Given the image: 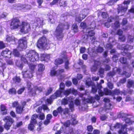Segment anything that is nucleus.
Segmentation results:
<instances>
[{
  "label": "nucleus",
  "mask_w": 134,
  "mask_h": 134,
  "mask_svg": "<svg viewBox=\"0 0 134 134\" xmlns=\"http://www.w3.org/2000/svg\"><path fill=\"white\" fill-rule=\"evenodd\" d=\"M24 56H23L21 59L22 61L25 63H28V60L32 62H35L38 60L39 57L38 53L34 51H30Z\"/></svg>",
  "instance_id": "1"
},
{
  "label": "nucleus",
  "mask_w": 134,
  "mask_h": 134,
  "mask_svg": "<svg viewBox=\"0 0 134 134\" xmlns=\"http://www.w3.org/2000/svg\"><path fill=\"white\" fill-rule=\"evenodd\" d=\"M70 26L69 24L67 23L64 24L61 23L59 24L57 28L55 33V34L58 39L62 40L64 36L63 33V29H69Z\"/></svg>",
  "instance_id": "2"
},
{
  "label": "nucleus",
  "mask_w": 134,
  "mask_h": 134,
  "mask_svg": "<svg viewBox=\"0 0 134 134\" xmlns=\"http://www.w3.org/2000/svg\"><path fill=\"white\" fill-rule=\"evenodd\" d=\"M49 41L44 37L40 38L37 42V46L41 49H48L49 47Z\"/></svg>",
  "instance_id": "3"
},
{
  "label": "nucleus",
  "mask_w": 134,
  "mask_h": 134,
  "mask_svg": "<svg viewBox=\"0 0 134 134\" xmlns=\"http://www.w3.org/2000/svg\"><path fill=\"white\" fill-rule=\"evenodd\" d=\"M130 2V0L125 1L123 4L119 5L118 8V12L119 14L120 13V16L124 14L127 9V5Z\"/></svg>",
  "instance_id": "4"
},
{
  "label": "nucleus",
  "mask_w": 134,
  "mask_h": 134,
  "mask_svg": "<svg viewBox=\"0 0 134 134\" xmlns=\"http://www.w3.org/2000/svg\"><path fill=\"white\" fill-rule=\"evenodd\" d=\"M93 30L87 28V29H85L83 30V32L86 33L85 35L82 36L84 42H87V39L89 37H92L94 36L95 33Z\"/></svg>",
  "instance_id": "5"
},
{
  "label": "nucleus",
  "mask_w": 134,
  "mask_h": 134,
  "mask_svg": "<svg viewBox=\"0 0 134 134\" xmlns=\"http://www.w3.org/2000/svg\"><path fill=\"white\" fill-rule=\"evenodd\" d=\"M3 120L6 122L4 125V128L7 130H9L12 124L14 122V120L10 116H9L4 117Z\"/></svg>",
  "instance_id": "6"
},
{
  "label": "nucleus",
  "mask_w": 134,
  "mask_h": 134,
  "mask_svg": "<svg viewBox=\"0 0 134 134\" xmlns=\"http://www.w3.org/2000/svg\"><path fill=\"white\" fill-rule=\"evenodd\" d=\"M72 99L73 98L72 97H66V98L65 97L62 100V104L65 105L67 104L68 102H69L70 103L69 105V108L71 110H72L74 107V104Z\"/></svg>",
  "instance_id": "7"
},
{
  "label": "nucleus",
  "mask_w": 134,
  "mask_h": 134,
  "mask_svg": "<svg viewBox=\"0 0 134 134\" xmlns=\"http://www.w3.org/2000/svg\"><path fill=\"white\" fill-rule=\"evenodd\" d=\"M88 12V10L86 9L83 10L81 14L76 16L75 18L76 20L79 23L87 16Z\"/></svg>",
  "instance_id": "8"
},
{
  "label": "nucleus",
  "mask_w": 134,
  "mask_h": 134,
  "mask_svg": "<svg viewBox=\"0 0 134 134\" xmlns=\"http://www.w3.org/2000/svg\"><path fill=\"white\" fill-rule=\"evenodd\" d=\"M20 27L21 31L25 33L27 32L29 30L30 26L28 23L23 22L21 24Z\"/></svg>",
  "instance_id": "9"
},
{
  "label": "nucleus",
  "mask_w": 134,
  "mask_h": 134,
  "mask_svg": "<svg viewBox=\"0 0 134 134\" xmlns=\"http://www.w3.org/2000/svg\"><path fill=\"white\" fill-rule=\"evenodd\" d=\"M62 92V90L57 91L55 93L51 96L49 98L47 99V102L48 104H51L53 99L56 98L58 97L61 96V93Z\"/></svg>",
  "instance_id": "10"
},
{
  "label": "nucleus",
  "mask_w": 134,
  "mask_h": 134,
  "mask_svg": "<svg viewBox=\"0 0 134 134\" xmlns=\"http://www.w3.org/2000/svg\"><path fill=\"white\" fill-rule=\"evenodd\" d=\"M19 46L17 49L21 51L23 49H25L27 47V42L25 38L20 39L18 41Z\"/></svg>",
  "instance_id": "11"
},
{
  "label": "nucleus",
  "mask_w": 134,
  "mask_h": 134,
  "mask_svg": "<svg viewBox=\"0 0 134 134\" xmlns=\"http://www.w3.org/2000/svg\"><path fill=\"white\" fill-rule=\"evenodd\" d=\"M21 24L19 20L15 18L12 19L11 22L10 27L12 29L17 28L19 26L20 27Z\"/></svg>",
  "instance_id": "12"
},
{
  "label": "nucleus",
  "mask_w": 134,
  "mask_h": 134,
  "mask_svg": "<svg viewBox=\"0 0 134 134\" xmlns=\"http://www.w3.org/2000/svg\"><path fill=\"white\" fill-rule=\"evenodd\" d=\"M118 116L120 118L122 117L126 123L131 124L130 117L128 114L123 113H120L118 115Z\"/></svg>",
  "instance_id": "13"
},
{
  "label": "nucleus",
  "mask_w": 134,
  "mask_h": 134,
  "mask_svg": "<svg viewBox=\"0 0 134 134\" xmlns=\"http://www.w3.org/2000/svg\"><path fill=\"white\" fill-rule=\"evenodd\" d=\"M23 77L24 78H30L32 77V71L30 69H24L22 71Z\"/></svg>",
  "instance_id": "14"
},
{
  "label": "nucleus",
  "mask_w": 134,
  "mask_h": 134,
  "mask_svg": "<svg viewBox=\"0 0 134 134\" xmlns=\"http://www.w3.org/2000/svg\"><path fill=\"white\" fill-rule=\"evenodd\" d=\"M118 18V16H115L114 17L111 16L108 18V22H111L115 21L114 25L115 28H117L119 27L120 25L119 22L117 21Z\"/></svg>",
  "instance_id": "15"
},
{
  "label": "nucleus",
  "mask_w": 134,
  "mask_h": 134,
  "mask_svg": "<svg viewBox=\"0 0 134 134\" xmlns=\"http://www.w3.org/2000/svg\"><path fill=\"white\" fill-rule=\"evenodd\" d=\"M121 49L124 50L125 52H122V54L124 56L127 54V50H130L133 48V47L131 46H129V45H123L122 46Z\"/></svg>",
  "instance_id": "16"
},
{
  "label": "nucleus",
  "mask_w": 134,
  "mask_h": 134,
  "mask_svg": "<svg viewBox=\"0 0 134 134\" xmlns=\"http://www.w3.org/2000/svg\"><path fill=\"white\" fill-rule=\"evenodd\" d=\"M121 70L117 68H115L113 69L112 71H110L108 74V75L109 76H113L116 73L119 74H120Z\"/></svg>",
  "instance_id": "17"
},
{
  "label": "nucleus",
  "mask_w": 134,
  "mask_h": 134,
  "mask_svg": "<svg viewBox=\"0 0 134 134\" xmlns=\"http://www.w3.org/2000/svg\"><path fill=\"white\" fill-rule=\"evenodd\" d=\"M15 7H17L18 9L21 10V9L25 8L27 9H30L31 8V7L30 5H21L20 4H15L13 5Z\"/></svg>",
  "instance_id": "18"
},
{
  "label": "nucleus",
  "mask_w": 134,
  "mask_h": 134,
  "mask_svg": "<svg viewBox=\"0 0 134 134\" xmlns=\"http://www.w3.org/2000/svg\"><path fill=\"white\" fill-rule=\"evenodd\" d=\"M11 52L7 49L3 50L1 53V55L4 57L10 58L11 57Z\"/></svg>",
  "instance_id": "19"
},
{
  "label": "nucleus",
  "mask_w": 134,
  "mask_h": 134,
  "mask_svg": "<svg viewBox=\"0 0 134 134\" xmlns=\"http://www.w3.org/2000/svg\"><path fill=\"white\" fill-rule=\"evenodd\" d=\"M85 94H82L81 95V97H82V100L88 103H92L94 102V98L92 97L88 96V98H86L85 97H84L83 96Z\"/></svg>",
  "instance_id": "20"
},
{
  "label": "nucleus",
  "mask_w": 134,
  "mask_h": 134,
  "mask_svg": "<svg viewBox=\"0 0 134 134\" xmlns=\"http://www.w3.org/2000/svg\"><path fill=\"white\" fill-rule=\"evenodd\" d=\"M64 71V69L58 70L57 71H55L54 70H52L51 72V75L52 76L54 75L58 76Z\"/></svg>",
  "instance_id": "21"
},
{
  "label": "nucleus",
  "mask_w": 134,
  "mask_h": 134,
  "mask_svg": "<svg viewBox=\"0 0 134 134\" xmlns=\"http://www.w3.org/2000/svg\"><path fill=\"white\" fill-rule=\"evenodd\" d=\"M124 125H122V124H121L120 123H117L114 125H111L110 127V129L111 130H113L115 129H118L121 127V129L122 126Z\"/></svg>",
  "instance_id": "22"
},
{
  "label": "nucleus",
  "mask_w": 134,
  "mask_h": 134,
  "mask_svg": "<svg viewBox=\"0 0 134 134\" xmlns=\"http://www.w3.org/2000/svg\"><path fill=\"white\" fill-rule=\"evenodd\" d=\"M100 62L95 61H94L93 65L91 68V70L92 71H95L97 70L98 66L100 64Z\"/></svg>",
  "instance_id": "23"
},
{
  "label": "nucleus",
  "mask_w": 134,
  "mask_h": 134,
  "mask_svg": "<svg viewBox=\"0 0 134 134\" xmlns=\"http://www.w3.org/2000/svg\"><path fill=\"white\" fill-rule=\"evenodd\" d=\"M0 109L1 110V113L3 115H5L7 114V109L4 105H1V106Z\"/></svg>",
  "instance_id": "24"
},
{
  "label": "nucleus",
  "mask_w": 134,
  "mask_h": 134,
  "mask_svg": "<svg viewBox=\"0 0 134 134\" xmlns=\"http://www.w3.org/2000/svg\"><path fill=\"white\" fill-rule=\"evenodd\" d=\"M27 87L28 88L29 91L30 92V93L32 94V95H34L36 93L35 91H34V92H33V89H32V84L30 82H28L27 84Z\"/></svg>",
  "instance_id": "25"
},
{
  "label": "nucleus",
  "mask_w": 134,
  "mask_h": 134,
  "mask_svg": "<svg viewBox=\"0 0 134 134\" xmlns=\"http://www.w3.org/2000/svg\"><path fill=\"white\" fill-rule=\"evenodd\" d=\"M120 60L121 63H122L125 64V67H124V69H126V68H129V65L127 63L126 59L125 58L122 57L120 59Z\"/></svg>",
  "instance_id": "26"
},
{
  "label": "nucleus",
  "mask_w": 134,
  "mask_h": 134,
  "mask_svg": "<svg viewBox=\"0 0 134 134\" xmlns=\"http://www.w3.org/2000/svg\"><path fill=\"white\" fill-rule=\"evenodd\" d=\"M126 127V125L124 124V125L122 126V128L118 131L119 133L122 134H128L127 133Z\"/></svg>",
  "instance_id": "27"
},
{
  "label": "nucleus",
  "mask_w": 134,
  "mask_h": 134,
  "mask_svg": "<svg viewBox=\"0 0 134 134\" xmlns=\"http://www.w3.org/2000/svg\"><path fill=\"white\" fill-rule=\"evenodd\" d=\"M6 40L8 42H10L11 41H15V37L9 35L6 36Z\"/></svg>",
  "instance_id": "28"
},
{
  "label": "nucleus",
  "mask_w": 134,
  "mask_h": 134,
  "mask_svg": "<svg viewBox=\"0 0 134 134\" xmlns=\"http://www.w3.org/2000/svg\"><path fill=\"white\" fill-rule=\"evenodd\" d=\"M96 27V24L95 22L93 21L90 25H88L87 26V29L94 30Z\"/></svg>",
  "instance_id": "29"
},
{
  "label": "nucleus",
  "mask_w": 134,
  "mask_h": 134,
  "mask_svg": "<svg viewBox=\"0 0 134 134\" xmlns=\"http://www.w3.org/2000/svg\"><path fill=\"white\" fill-rule=\"evenodd\" d=\"M97 87V88L99 90L98 91L99 95L101 96H103L104 94V93L100 90L102 87L101 84L100 83H98Z\"/></svg>",
  "instance_id": "30"
},
{
  "label": "nucleus",
  "mask_w": 134,
  "mask_h": 134,
  "mask_svg": "<svg viewBox=\"0 0 134 134\" xmlns=\"http://www.w3.org/2000/svg\"><path fill=\"white\" fill-rule=\"evenodd\" d=\"M38 71L39 72L43 71L45 69V66L42 64H40L38 65Z\"/></svg>",
  "instance_id": "31"
},
{
  "label": "nucleus",
  "mask_w": 134,
  "mask_h": 134,
  "mask_svg": "<svg viewBox=\"0 0 134 134\" xmlns=\"http://www.w3.org/2000/svg\"><path fill=\"white\" fill-rule=\"evenodd\" d=\"M63 62V60L62 59L58 58L55 60L54 63L56 65H58L62 64Z\"/></svg>",
  "instance_id": "32"
},
{
  "label": "nucleus",
  "mask_w": 134,
  "mask_h": 134,
  "mask_svg": "<svg viewBox=\"0 0 134 134\" xmlns=\"http://www.w3.org/2000/svg\"><path fill=\"white\" fill-rule=\"evenodd\" d=\"M86 85L88 87L90 86L93 85V82L91 79L90 78L87 79L86 81Z\"/></svg>",
  "instance_id": "33"
},
{
  "label": "nucleus",
  "mask_w": 134,
  "mask_h": 134,
  "mask_svg": "<svg viewBox=\"0 0 134 134\" xmlns=\"http://www.w3.org/2000/svg\"><path fill=\"white\" fill-rule=\"evenodd\" d=\"M24 107L20 106H18L16 108V111L19 114L21 113L23 110Z\"/></svg>",
  "instance_id": "34"
},
{
  "label": "nucleus",
  "mask_w": 134,
  "mask_h": 134,
  "mask_svg": "<svg viewBox=\"0 0 134 134\" xmlns=\"http://www.w3.org/2000/svg\"><path fill=\"white\" fill-rule=\"evenodd\" d=\"M38 117V116L37 114H34L32 116L31 118V122H32L35 124H36L37 122V121L36 120V118Z\"/></svg>",
  "instance_id": "35"
},
{
  "label": "nucleus",
  "mask_w": 134,
  "mask_h": 134,
  "mask_svg": "<svg viewBox=\"0 0 134 134\" xmlns=\"http://www.w3.org/2000/svg\"><path fill=\"white\" fill-rule=\"evenodd\" d=\"M72 29L75 32L78 31V27L76 24L75 23L73 24L72 26Z\"/></svg>",
  "instance_id": "36"
},
{
  "label": "nucleus",
  "mask_w": 134,
  "mask_h": 134,
  "mask_svg": "<svg viewBox=\"0 0 134 134\" xmlns=\"http://www.w3.org/2000/svg\"><path fill=\"white\" fill-rule=\"evenodd\" d=\"M9 93L11 94H16V90L15 88H12L9 90Z\"/></svg>",
  "instance_id": "37"
},
{
  "label": "nucleus",
  "mask_w": 134,
  "mask_h": 134,
  "mask_svg": "<svg viewBox=\"0 0 134 134\" xmlns=\"http://www.w3.org/2000/svg\"><path fill=\"white\" fill-rule=\"evenodd\" d=\"M111 105L110 103H106L105 105V111H107V110L110 109L111 108Z\"/></svg>",
  "instance_id": "38"
},
{
  "label": "nucleus",
  "mask_w": 134,
  "mask_h": 134,
  "mask_svg": "<svg viewBox=\"0 0 134 134\" xmlns=\"http://www.w3.org/2000/svg\"><path fill=\"white\" fill-rule=\"evenodd\" d=\"M13 80L14 82L16 84L19 83L21 80L19 77L17 76L14 77Z\"/></svg>",
  "instance_id": "39"
},
{
  "label": "nucleus",
  "mask_w": 134,
  "mask_h": 134,
  "mask_svg": "<svg viewBox=\"0 0 134 134\" xmlns=\"http://www.w3.org/2000/svg\"><path fill=\"white\" fill-rule=\"evenodd\" d=\"M127 86L128 87H131L133 86L134 87V82L133 81L131 80H129Z\"/></svg>",
  "instance_id": "40"
},
{
  "label": "nucleus",
  "mask_w": 134,
  "mask_h": 134,
  "mask_svg": "<svg viewBox=\"0 0 134 134\" xmlns=\"http://www.w3.org/2000/svg\"><path fill=\"white\" fill-rule=\"evenodd\" d=\"M59 4L60 6H62L63 7L67 5L66 2L62 0L60 1Z\"/></svg>",
  "instance_id": "41"
},
{
  "label": "nucleus",
  "mask_w": 134,
  "mask_h": 134,
  "mask_svg": "<svg viewBox=\"0 0 134 134\" xmlns=\"http://www.w3.org/2000/svg\"><path fill=\"white\" fill-rule=\"evenodd\" d=\"M70 63L68 60L66 61L65 63L64 68L65 69L69 70L70 69L69 65Z\"/></svg>",
  "instance_id": "42"
},
{
  "label": "nucleus",
  "mask_w": 134,
  "mask_h": 134,
  "mask_svg": "<svg viewBox=\"0 0 134 134\" xmlns=\"http://www.w3.org/2000/svg\"><path fill=\"white\" fill-rule=\"evenodd\" d=\"M121 92L119 89H116L112 91L111 93L113 94L118 95Z\"/></svg>",
  "instance_id": "43"
},
{
  "label": "nucleus",
  "mask_w": 134,
  "mask_h": 134,
  "mask_svg": "<svg viewBox=\"0 0 134 134\" xmlns=\"http://www.w3.org/2000/svg\"><path fill=\"white\" fill-rule=\"evenodd\" d=\"M35 124L34 123L32 122H31L30 124L28 126V129L31 130H32L34 129V124Z\"/></svg>",
  "instance_id": "44"
},
{
  "label": "nucleus",
  "mask_w": 134,
  "mask_h": 134,
  "mask_svg": "<svg viewBox=\"0 0 134 134\" xmlns=\"http://www.w3.org/2000/svg\"><path fill=\"white\" fill-rule=\"evenodd\" d=\"M103 50L104 49L103 48L100 46H98L96 50L97 52L99 53H101Z\"/></svg>",
  "instance_id": "45"
},
{
  "label": "nucleus",
  "mask_w": 134,
  "mask_h": 134,
  "mask_svg": "<svg viewBox=\"0 0 134 134\" xmlns=\"http://www.w3.org/2000/svg\"><path fill=\"white\" fill-rule=\"evenodd\" d=\"M80 26L83 29V30L85 29H87V26H86V24L84 22L81 23L80 24Z\"/></svg>",
  "instance_id": "46"
},
{
  "label": "nucleus",
  "mask_w": 134,
  "mask_h": 134,
  "mask_svg": "<svg viewBox=\"0 0 134 134\" xmlns=\"http://www.w3.org/2000/svg\"><path fill=\"white\" fill-rule=\"evenodd\" d=\"M34 89L38 90L40 91H42L44 90V88L41 86H36L34 88Z\"/></svg>",
  "instance_id": "47"
},
{
  "label": "nucleus",
  "mask_w": 134,
  "mask_h": 134,
  "mask_svg": "<svg viewBox=\"0 0 134 134\" xmlns=\"http://www.w3.org/2000/svg\"><path fill=\"white\" fill-rule=\"evenodd\" d=\"M104 71H105L104 69L102 68H100L99 70V75L101 77H103V75L104 72Z\"/></svg>",
  "instance_id": "48"
},
{
  "label": "nucleus",
  "mask_w": 134,
  "mask_h": 134,
  "mask_svg": "<svg viewBox=\"0 0 134 134\" xmlns=\"http://www.w3.org/2000/svg\"><path fill=\"white\" fill-rule=\"evenodd\" d=\"M120 74L122 75H125L127 77H129L131 75V73H130L128 72L125 71H124L122 73H120Z\"/></svg>",
  "instance_id": "49"
},
{
  "label": "nucleus",
  "mask_w": 134,
  "mask_h": 134,
  "mask_svg": "<svg viewBox=\"0 0 134 134\" xmlns=\"http://www.w3.org/2000/svg\"><path fill=\"white\" fill-rule=\"evenodd\" d=\"M53 90L52 88L50 87L47 89V91L46 92L45 94L46 96L50 94Z\"/></svg>",
  "instance_id": "50"
},
{
  "label": "nucleus",
  "mask_w": 134,
  "mask_h": 134,
  "mask_svg": "<svg viewBox=\"0 0 134 134\" xmlns=\"http://www.w3.org/2000/svg\"><path fill=\"white\" fill-rule=\"evenodd\" d=\"M104 65V69L105 71L109 70L110 69V67L108 64H103Z\"/></svg>",
  "instance_id": "51"
},
{
  "label": "nucleus",
  "mask_w": 134,
  "mask_h": 134,
  "mask_svg": "<svg viewBox=\"0 0 134 134\" xmlns=\"http://www.w3.org/2000/svg\"><path fill=\"white\" fill-rule=\"evenodd\" d=\"M30 68L28 69H30V71H32L33 73V71L35 68V65L33 64H31L29 66Z\"/></svg>",
  "instance_id": "52"
},
{
  "label": "nucleus",
  "mask_w": 134,
  "mask_h": 134,
  "mask_svg": "<svg viewBox=\"0 0 134 134\" xmlns=\"http://www.w3.org/2000/svg\"><path fill=\"white\" fill-rule=\"evenodd\" d=\"M134 37L131 35H129L128 37V41L129 42H132L133 41Z\"/></svg>",
  "instance_id": "53"
},
{
  "label": "nucleus",
  "mask_w": 134,
  "mask_h": 134,
  "mask_svg": "<svg viewBox=\"0 0 134 134\" xmlns=\"http://www.w3.org/2000/svg\"><path fill=\"white\" fill-rule=\"evenodd\" d=\"M97 91V88L95 85H93L92 86V91L93 93L96 92Z\"/></svg>",
  "instance_id": "54"
},
{
  "label": "nucleus",
  "mask_w": 134,
  "mask_h": 134,
  "mask_svg": "<svg viewBox=\"0 0 134 134\" xmlns=\"http://www.w3.org/2000/svg\"><path fill=\"white\" fill-rule=\"evenodd\" d=\"M13 54L14 55L16 56H18L19 54L18 51L16 49H14L13 50Z\"/></svg>",
  "instance_id": "55"
},
{
  "label": "nucleus",
  "mask_w": 134,
  "mask_h": 134,
  "mask_svg": "<svg viewBox=\"0 0 134 134\" xmlns=\"http://www.w3.org/2000/svg\"><path fill=\"white\" fill-rule=\"evenodd\" d=\"M119 39L120 41H124L125 40V37L124 36L122 35L119 36Z\"/></svg>",
  "instance_id": "56"
},
{
  "label": "nucleus",
  "mask_w": 134,
  "mask_h": 134,
  "mask_svg": "<svg viewBox=\"0 0 134 134\" xmlns=\"http://www.w3.org/2000/svg\"><path fill=\"white\" fill-rule=\"evenodd\" d=\"M25 89L24 87H23L19 90L17 91V93L19 94H21L24 91Z\"/></svg>",
  "instance_id": "57"
},
{
  "label": "nucleus",
  "mask_w": 134,
  "mask_h": 134,
  "mask_svg": "<svg viewBox=\"0 0 134 134\" xmlns=\"http://www.w3.org/2000/svg\"><path fill=\"white\" fill-rule=\"evenodd\" d=\"M71 93L70 88L65 91L64 92V94L66 95H68L70 93Z\"/></svg>",
  "instance_id": "58"
},
{
  "label": "nucleus",
  "mask_w": 134,
  "mask_h": 134,
  "mask_svg": "<svg viewBox=\"0 0 134 134\" xmlns=\"http://www.w3.org/2000/svg\"><path fill=\"white\" fill-rule=\"evenodd\" d=\"M107 117L105 115H102L100 116V119L101 120L103 121L106 119Z\"/></svg>",
  "instance_id": "59"
},
{
  "label": "nucleus",
  "mask_w": 134,
  "mask_h": 134,
  "mask_svg": "<svg viewBox=\"0 0 134 134\" xmlns=\"http://www.w3.org/2000/svg\"><path fill=\"white\" fill-rule=\"evenodd\" d=\"M71 93H72L74 94H76L77 93V91L73 88H70Z\"/></svg>",
  "instance_id": "60"
},
{
  "label": "nucleus",
  "mask_w": 134,
  "mask_h": 134,
  "mask_svg": "<svg viewBox=\"0 0 134 134\" xmlns=\"http://www.w3.org/2000/svg\"><path fill=\"white\" fill-rule=\"evenodd\" d=\"M112 47V45L110 43L107 44L106 45V48L108 49H110Z\"/></svg>",
  "instance_id": "61"
},
{
  "label": "nucleus",
  "mask_w": 134,
  "mask_h": 134,
  "mask_svg": "<svg viewBox=\"0 0 134 134\" xmlns=\"http://www.w3.org/2000/svg\"><path fill=\"white\" fill-rule=\"evenodd\" d=\"M39 117L40 119L43 120L45 118L44 115L43 113H41L40 114Z\"/></svg>",
  "instance_id": "62"
},
{
  "label": "nucleus",
  "mask_w": 134,
  "mask_h": 134,
  "mask_svg": "<svg viewBox=\"0 0 134 134\" xmlns=\"http://www.w3.org/2000/svg\"><path fill=\"white\" fill-rule=\"evenodd\" d=\"M100 13L102 14V17L104 18H105L107 17V16H108V14L107 13L105 12H100Z\"/></svg>",
  "instance_id": "63"
},
{
  "label": "nucleus",
  "mask_w": 134,
  "mask_h": 134,
  "mask_svg": "<svg viewBox=\"0 0 134 134\" xmlns=\"http://www.w3.org/2000/svg\"><path fill=\"white\" fill-rule=\"evenodd\" d=\"M113 60L115 62H116L118 60V56L116 55H114L113 57Z\"/></svg>",
  "instance_id": "64"
}]
</instances>
